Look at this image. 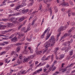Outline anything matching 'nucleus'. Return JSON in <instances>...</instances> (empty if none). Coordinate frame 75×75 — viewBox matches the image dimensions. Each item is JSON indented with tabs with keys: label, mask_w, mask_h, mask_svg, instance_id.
Masks as SVG:
<instances>
[{
	"label": "nucleus",
	"mask_w": 75,
	"mask_h": 75,
	"mask_svg": "<svg viewBox=\"0 0 75 75\" xmlns=\"http://www.w3.org/2000/svg\"><path fill=\"white\" fill-rule=\"evenodd\" d=\"M71 11L69 10L68 11V14L69 17H70L71 16V13H70Z\"/></svg>",
	"instance_id": "obj_30"
},
{
	"label": "nucleus",
	"mask_w": 75,
	"mask_h": 75,
	"mask_svg": "<svg viewBox=\"0 0 75 75\" xmlns=\"http://www.w3.org/2000/svg\"><path fill=\"white\" fill-rule=\"evenodd\" d=\"M68 3L67 2H64L63 3H62L61 4V5L62 6H66V5H67V6H68Z\"/></svg>",
	"instance_id": "obj_12"
},
{
	"label": "nucleus",
	"mask_w": 75,
	"mask_h": 75,
	"mask_svg": "<svg viewBox=\"0 0 75 75\" xmlns=\"http://www.w3.org/2000/svg\"><path fill=\"white\" fill-rule=\"evenodd\" d=\"M34 55H32L29 57H28V59H30L31 58V59L33 58H34Z\"/></svg>",
	"instance_id": "obj_22"
},
{
	"label": "nucleus",
	"mask_w": 75,
	"mask_h": 75,
	"mask_svg": "<svg viewBox=\"0 0 75 75\" xmlns=\"http://www.w3.org/2000/svg\"><path fill=\"white\" fill-rule=\"evenodd\" d=\"M64 57V54H62L60 55V58H59V59H62Z\"/></svg>",
	"instance_id": "obj_21"
},
{
	"label": "nucleus",
	"mask_w": 75,
	"mask_h": 75,
	"mask_svg": "<svg viewBox=\"0 0 75 75\" xmlns=\"http://www.w3.org/2000/svg\"><path fill=\"white\" fill-rule=\"evenodd\" d=\"M20 14V13H14V14H10L9 15V17H11V16H17L18 15V14Z\"/></svg>",
	"instance_id": "obj_11"
},
{
	"label": "nucleus",
	"mask_w": 75,
	"mask_h": 75,
	"mask_svg": "<svg viewBox=\"0 0 75 75\" xmlns=\"http://www.w3.org/2000/svg\"><path fill=\"white\" fill-rule=\"evenodd\" d=\"M22 44L21 43L18 42L16 44V46H18V45H21Z\"/></svg>",
	"instance_id": "obj_25"
},
{
	"label": "nucleus",
	"mask_w": 75,
	"mask_h": 75,
	"mask_svg": "<svg viewBox=\"0 0 75 75\" xmlns=\"http://www.w3.org/2000/svg\"><path fill=\"white\" fill-rule=\"evenodd\" d=\"M55 41H56V39L54 38V36H52L49 41L45 42L44 45V47L48 48L50 47H53L54 44H55Z\"/></svg>",
	"instance_id": "obj_1"
},
{
	"label": "nucleus",
	"mask_w": 75,
	"mask_h": 75,
	"mask_svg": "<svg viewBox=\"0 0 75 75\" xmlns=\"http://www.w3.org/2000/svg\"><path fill=\"white\" fill-rule=\"evenodd\" d=\"M41 8H42V5L40 4V7L38 8V10H40L41 9Z\"/></svg>",
	"instance_id": "obj_34"
},
{
	"label": "nucleus",
	"mask_w": 75,
	"mask_h": 75,
	"mask_svg": "<svg viewBox=\"0 0 75 75\" xmlns=\"http://www.w3.org/2000/svg\"><path fill=\"white\" fill-rule=\"evenodd\" d=\"M4 42V44H8V42Z\"/></svg>",
	"instance_id": "obj_63"
},
{
	"label": "nucleus",
	"mask_w": 75,
	"mask_h": 75,
	"mask_svg": "<svg viewBox=\"0 0 75 75\" xmlns=\"http://www.w3.org/2000/svg\"><path fill=\"white\" fill-rule=\"evenodd\" d=\"M14 31V30H13V29H10L8 30L9 32H10V31Z\"/></svg>",
	"instance_id": "obj_49"
},
{
	"label": "nucleus",
	"mask_w": 75,
	"mask_h": 75,
	"mask_svg": "<svg viewBox=\"0 0 75 75\" xmlns=\"http://www.w3.org/2000/svg\"><path fill=\"white\" fill-rule=\"evenodd\" d=\"M23 56L21 54H20L19 55V59H20V61H22V60H23Z\"/></svg>",
	"instance_id": "obj_15"
},
{
	"label": "nucleus",
	"mask_w": 75,
	"mask_h": 75,
	"mask_svg": "<svg viewBox=\"0 0 75 75\" xmlns=\"http://www.w3.org/2000/svg\"><path fill=\"white\" fill-rule=\"evenodd\" d=\"M17 62L19 65H20V59L18 60Z\"/></svg>",
	"instance_id": "obj_55"
},
{
	"label": "nucleus",
	"mask_w": 75,
	"mask_h": 75,
	"mask_svg": "<svg viewBox=\"0 0 75 75\" xmlns=\"http://www.w3.org/2000/svg\"><path fill=\"white\" fill-rule=\"evenodd\" d=\"M9 12L10 13H11V14H12V13H13L14 12L12 10H10L9 11Z\"/></svg>",
	"instance_id": "obj_54"
},
{
	"label": "nucleus",
	"mask_w": 75,
	"mask_h": 75,
	"mask_svg": "<svg viewBox=\"0 0 75 75\" xmlns=\"http://www.w3.org/2000/svg\"><path fill=\"white\" fill-rule=\"evenodd\" d=\"M23 24H22L21 25H20L18 28V30H20V28H21L22 27V26H23Z\"/></svg>",
	"instance_id": "obj_40"
},
{
	"label": "nucleus",
	"mask_w": 75,
	"mask_h": 75,
	"mask_svg": "<svg viewBox=\"0 0 75 75\" xmlns=\"http://www.w3.org/2000/svg\"><path fill=\"white\" fill-rule=\"evenodd\" d=\"M50 28H47V30H46L44 32L45 34H46V33H47V35L46 37V40H48V39L50 37V36H51V34H52V32L51 31L50 32V33L49 34V33H50Z\"/></svg>",
	"instance_id": "obj_2"
},
{
	"label": "nucleus",
	"mask_w": 75,
	"mask_h": 75,
	"mask_svg": "<svg viewBox=\"0 0 75 75\" xmlns=\"http://www.w3.org/2000/svg\"><path fill=\"white\" fill-rule=\"evenodd\" d=\"M59 49V47H57L56 49L54 50V54L56 55V59H58L57 56V51Z\"/></svg>",
	"instance_id": "obj_5"
},
{
	"label": "nucleus",
	"mask_w": 75,
	"mask_h": 75,
	"mask_svg": "<svg viewBox=\"0 0 75 75\" xmlns=\"http://www.w3.org/2000/svg\"><path fill=\"white\" fill-rule=\"evenodd\" d=\"M42 69L41 68L38 70H37V72H38V73H39V72H41V71H42Z\"/></svg>",
	"instance_id": "obj_29"
},
{
	"label": "nucleus",
	"mask_w": 75,
	"mask_h": 75,
	"mask_svg": "<svg viewBox=\"0 0 75 75\" xmlns=\"http://www.w3.org/2000/svg\"><path fill=\"white\" fill-rule=\"evenodd\" d=\"M30 30V27H28L27 28V30H26L25 33H27L28 31H29V30Z\"/></svg>",
	"instance_id": "obj_28"
},
{
	"label": "nucleus",
	"mask_w": 75,
	"mask_h": 75,
	"mask_svg": "<svg viewBox=\"0 0 75 75\" xmlns=\"http://www.w3.org/2000/svg\"><path fill=\"white\" fill-rule=\"evenodd\" d=\"M71 35V33H70L69 34L66 33L65 34L64 36L62 37L61 39L60 40H61L62 39H64V38H65L67 36H69Z\"/></svg>",
	"instance_id": "obj_8"
},
{
	"label": "nucleus",
	"mask_w": 75,
	"mask_h": 75,
	"mask_svg": "<svg viewBox=\"0 0 75 75\" xmlns=\"http://www.w3.org/2000/svg\"><path fill=\"white\" fill-rule=\"evenodd\" d=\"M15 18H14V17H12L10 19V20H11V21H13V20H15Z\"/></svg>",
	"instance_id": "obj_32"
},
{
	"label": "nucleus",
	"mask_w": 75,
	"mask_h": 75,
	"mask_svg": "<svg viewBox=\"0 0 75 75\" xmlns=\"http://www.w3.org/2000/svg\"><path fill=\"white\" fill-rule=\"evenodd\" d=\"M0 45L1 46H4V45H5V44L4 43H0Z\"/></svg>",
	"instance_id": "obj_44"
},
{
	"label": "nucleus",
	"mask_w": 75,
	"mask_h": 75,
	"mask_svg": "<svg viewBox=\"0 0 75 75\" xmlns=\"http://www.w3.org/2000/svg\"><path fill=\"white\" fill-rule=\"evenodd\" d=\"M22 68H23V67L21 66H19L18 67V68L19 69H21Z\"/></svg>",
	"instance_id": "obj_56"
},
{
	"label": "nucleus",
	"mask_w": 75,
	"mask_h": 75,
	"mask_svg": "<svg viewBox=\"0 0 75 75\" xmlns=\"http://www.w3.org/2000/svg\"><path fill=\"white\" fill-rule=\"evenodd\" d=\"M36 52L37 54H41L42 53V52H41V51H38V52L36 51Z\"/></svg>",
	"instance_id": "obj_33"
},
{
	"label": "nucleus",
	"mask_w": 75,
	"mask_h": 75,
	"mask_svg": "<svg viewBox=\"0 0 75 75\" xmlns=\"http://www.w3.org/2000/svg\"><path fill=\"white\" fill-rule=\"evenodd\" d=\"M51 1V0H46L45 2H46V4H47V3H49Z\"/></svg>",
	"instance_id": "obj_43"
},
{
	"label": "nucleus",
	"mask_w": 75,
	"mask_h": 75,
	"mask_svg": "<svg viewBox=\"0 0 75 75\" xmlns=\"http://www.w3.org/2000/svg\"><path fill=\"white\" fill-rule=\"evenodd\" d=\"M18 35H19V36L18 37V38L20 39V38H21V35H20V34H19Z\"/></svg>",
	"instance_id": "obj_41"
},
{
	"label": "nucleus",
	"mask_w": 75,
	"mask_h": 75,
	"mask_svg": "<svg viewBox=\"0 0 75 75\" xmlns=\"http://www.w3.org/2000/svg\"><path fill=\"white\" fill-rule=\"evenodd\" d=\"M8 27H11L13 25V23H9L7 24Z\"/></svg>",
	"instance_id": "obj_23"
},
{
	"label": "nucleus",
	"mask_w": 75,
	"mask_h": 75,
	"mask_svg": "<svg viewBox=\"0 0 75 75\" xmlns=\"http://www.w3.org/2000/svg\"><path fill=\"white\" fill-rule=\"evenodd\" d=\"M37 73H38V72H37V71H35L33 74V75H35V74H37Z\"/></svg>",
	"instance_id": "obj_64"
},
{
	"label": "nucleus",
	"mask_w": 75,
	"mask_h": 75,
	"mask_svg": "<svg viewBox=\"0 0 75 75\" xmlns=\"http://www.w3.org/2000/svg\"><path fill=\"white\" fill-rule=\"evenodd\" d=\"M51 59L52 61H53V59H54V56L53 55H52L51 56Z\"/></svg>",
	"instance_id": "obj_50"
},
{
	"label": "nucleus",
	"mask_w": 75,
	"mask_h": 75,
	"mask_svg": "<svg viewBox=\"0 0 75 75\" xmlns=\"http://www.w3.org/2000/svg\"><path fill=\"white\" fill-rule=\"evenodd\" d=\"M69 44V43H68V42H66L64 44V45L65 46H67V44Z\"/></svg>",
	"instance_id": "obj_38"
},
{
	"label": "nucleus",
	"mask_w": 75,
	"mask_h": 75,
	"mask_svg": "<svg viewBox=\"0 0 75 75\" xmlns=\"http://www.w3.org/2000/svg\"><path fill=\"white\" fill-rule=\"evenodd\" d=\"M1 22H0V30L4 29V28L6 27V25H1Z\"/></svg>",
	"instance_id": "obj_7"
},
{
	"label": "nucleus",
	"mask_w": 75,
	"mask_h": 75,
	"mask_svg": "<svg viewBox=\"0 0 75 75\" xmlns=\"http://www.w3.org/2000/svg\"><path fill=\"white\" fill-rule=\"evenodd\" d=\"M23 58H24V60L25 62H27V60H28V59L27 58H26V57L25 56H24L23 57Z\"/></svg>",
	"instance_id": "obj_20"
},
{
	"label": "nucleus",
	"mask_w": 75,
	"mask_h": 75,
	"mask_svg": "<svg viewBox=\"0 0 75 75\" xmlns=\"http://www.w3.org/2000/svg\"><path fill=\"white\" fill-rule=\"evenodd\" d=\"M30 53L31 54H33V50H30Z\"/></svg>",
	"instance_id": "obj_52"
},
{
	"label": "nucleus",
	"mask_w": 75,
	"mask_h": 75,
	"mask_svg": "<svg viewBox=\"0 0 75 75\" xmlns=\"http://www.w3.org/2000/svg\"><path fill=\"white\" fill-rule=\"evenodd\" d=\"M45 64H46V62H44L42 63L41 64V66H42V65H45Z\"/></svg>",
	"instance_id": "obj_46"
},
{
	"label": "nucleus",
	"mask_w": 75,
	"mask_h": 75,
	"mask_svg": "<svg viewBox=\"0 0 75 75\" xmlns=\"http://www.w3.org/2000/svg\"><path fill=\"white\" fill-rule=\"evenodd\" d=\"M6 52L5 51L1 53V54L4 55V54H6Z\"/></svg>",
	"instance_id": "obj_42"
},
{
	"label": "nucleus",
	"mask_w": 75,
	"mask_h": 75,
	"mask_svg": "<svg viewBox=\"0 0 75 75\" xmlns=\"http://www.w3.org/2000/svg\"><path fill=\"white\" fill-rule=\"evenodd\" d=\"M69 3L71 5V6H73V5H74V4H73V2H72L71 1H69Z\"/></svg>",
	"instance_id": "obj_37"
},
{
	"label": "nucleus",
	"mask_w": 75,
	"mask_h": 75,
	"mask_svg": "<svg viewBox=\"0 0 75 75\" xmlns=\"http://www.w3.org/2000/svg\"><path fill=\"white\" fill-rule=\"evenodd\" d=\"M25 6V3H23L21 5H18L17 7L16 8V10H17L18 9H19V8H21V7H24V6Z\"/></svg>",
	"instance_id": "obj_4"
},
{
	"label": "nucleus",
	"mask_w": 75,
	"mask_h": 75,
	"mask_svg": "<svg viewBox=\"0 0 75 75\" xmlns=\"http://www.w3.org/2000/svg\"><path fill=\"white\" fill-rule=\"evenodd\" d=\"M32 1L28 5V6H31L33 5V4L34 3V1H33V0H31Z\"/></svg>",
	"instance_id": "obj_18"
},
{
	"label": "nucleus",
	"mask_w": 75,
	"mask_h": 75,
	"mask_svg": "<svg viewBox=\"0 0 75 75\" xmlns=\"http://www.w3.org/2000/svg\"><path fill=\"white\" fill-rule=\"evenodd\" d=\"M26 30V29L24 27L22 28L21 29V31H23L24 33H25V32L26 31V30Z\"/></svg>",
	"instance_id": "obj_16"
},
{
	"label": "nucleus",
	"mask_w": 75,
	"mask_h": 75,
	"mask_svg": "<svg viewBox=\"0 0 75 75\" xmlns=\"http://www.w3.org/2000/svg\"><path fill=\"white\" fill-rule=\"evenodd\" d=\"M31 13H32V12L31 11H29L28 14H29V15H30V14H31Z\"/></svg>",
	"instance_id": "obj_51"
},
{
	"label": "nucleus",
	"mask_w": 75,
	"mask_h": 75,
	"mask_svg": "<svg viewBox=\"0 0 75 75\" xmlns=\"http://www.w3.org/2000/svg\"><path fill=\"white\" fill-rule=\"evenodd\" d=\"M2 20L3 21H8V19L7 18H4V19H2Z\"/></svg>",
	"instance_id": "obj_26"
},
{
	"label": "nucleus",
	"mask_w": 75,
	"mask_h": 75,
	"mask_svg": "<svg viewBox=\"0 0 75 75\" xmlns=\"http://www.w3.org/2000/svg\"><path fill=\"white\" fill-rule=\"evenodd\" d=\"M23 52L24 54H28V51L26 50H25Z\"/></svg>",
	"instance_id": "obj_24"
},
{
	"label": "nucleus",
	"mask_w": 75,
	"mask_h": 75,
	"mask_svg": "<svg viewBox=\"0 0 75 75\" xmlns=\"http://www.w3.org/2000/svg\"><path fill=\"white\" fill-rule=\"evenodd\" d=\"M73 54V51H72L69 52V55L70 56H71V55H72Z\"/></svg>",
	"instance_id": "obj_31"
},
{
	"label": "nucleus",
	"mask_w": 75,
	"mask_h": 75,
	"mask_svg": "<svg viewBox=\"0 0 75 75\" xmlns=\"http://www.w3.org/2000/svg\"><path fill=\"white\" fill-rule=\"evenodd\" d=\"M0 37H6V36L2 34H0Z\"/></svg>",
	"instance_id": "obj_53"
},
{
	"label": "nucleus",
	"mask_w": 75,
	"mask_h": 75,
	"mask_svg": "<svg viewBox=\"0 0 75 75\" xmlns=\"http://www.w3.org/2000/svg\"><path fill=\"white\" fill-rule=\"evenodd\" d=\"M54 9L55 11V13H57L58 12V8L56 6H54Z\"/></svg>",
	"instance_id": "obj_19"
},
{
	"label": "nucleus",
	"mask_w": 75,
	"mask_h": 75,
	"mask_svg": "<svg viewBox=\"0 0 75 75\" xmlns=\"http://www.w3.org/2000/svg\"><path fill=\"white\" fill-rule=\"evenodd\" d=\"M45 34V33H43V34H42V35L41 36V38H44V35Z\"/></svg>",
	"instance_id": "obj_27"
},
{
	"label": "nucleus",
	"mask_w": 75,
	"mask_h": 75,
	"mask_svg": "<svg viewBox=\"0 0 75 75\" xmlns=\"http://www.w3.org/2000/svg\"><path fill=\"white\" fill-rule=\"evenodd\" d=\"M28 9H26V10H23L22 11V13L23 14H25V13H28Z\"/></svg>",
	"instance_id": "obj_10"
},
{
	"label": "nucleus",
	"mask_w": 75,
	"mask_h": 75,
	"mask_svg": "<svg viewBox=\"0 0 75 75\" xmlns=\"http://www.w3.org/2000/svg\"><path fill=\"white\" fill-rule=\"evenodd\" d=\"M56 68V67H54V66H51L50 68V69H52L53 70V71H54V70H55Z\"/></svg>",
	"instance_id": "obj_17"
},
{
	"label": "nucleus",
	"mask_w": 75,
	"mask_h": 75,
	"mask_svg": "<svg viewBox=\"0 0 75 75\" xmlns=\"http://www.w3.org/2000/svg\"><path fill=\"white\" fill-rule=\"evenodd\" d=\"M57 61H54L53 63V65H52V66H54V65L55 64L57 63Z\"/></svg>",
	"instance_id": "obj_36"
},
{
	"label": "nucleus",
	"mask_w": 75,
	"mask_h": 75,
	"mask_svg": "<svg viewBox=\"0 0 75 75\" xmlns=\"http://www.w3.org/2000/svg\"><path fill=\"white\" fill-rule=\"evenodd\" d=\"M12 23H17V21H12Z\"/></svg>",
	"instance_id": "obj_60"
},
{
	"label": "nucleus",
	"mask_w": 75,
	"mask_h": 75,
	"mask_svg": "<svg viewBox=\"0 0 75 75\" xmlns=\"http://www.w3.org/2000/svg\"><path fill=\"white\" fill-rule=\"evenodd\" d=\"M14 4H12L10 5L11 7H14Z\"/></svg>",
	"instance_id": "obj_59"
},
{
	"label": "nucleus",
	"mask_w": 75,
	"mask_h": 75,
	"mask_svg": "<svg viewBox=\"0 0 75 75\" xmlns=\"http://www.w3.org/2000/svg\"><path fill=\"white\" fill-rule=\"evenodd\" d=\"M19 34H19V33L17 32V33H15L14 34V35H15L17 36V35H19Z\"/></svg>",
	"instance_id": "obj_39"
},
{
	"label": "nucleus",
	"mask_w": 75,
	"mask_h": 75,
	"mask_svg": "<svg viewBox=\"0 0 75 75\" xmlns=\"http://www.w3.org/2000/svg\"><path fill=\"white\" fill-rule=\"evenodd\" d=\"M74 29H75V28L74 27H72L71 28V29H70L69 30V32L68 34H69V33H70L72 31H73V30H74Z\"/></svg>",
	"instance_id": "obj_13"
},
{
	"label": "nucleus",
	"mask_w": 75,
	"mask_h": 75,
	"mask_svg": "<svg viewBox=\"0 0 75 75\" xmlns=\"http://www.w3.org/2000/svg\"><path fill=\"white\" fill-rule=\"evenodd\" d=\"M20 50V47H17L16 49V52H18Z\"/></svg>",
	"instance_id": "obj_14"
},
{
	"label": "nucleus",
	"mask_w": 75,
	"mask_h": 75,
	"mask_svg": "<svg viewBox=\"0 0 75 75\" xmlns=\"http://www.w3.org/2000/svg\"><path fill=\"white\" fill-rule=\"evenodd\" d=\"M25 70H24L21 73L22 74H25L26 73V72H25Z\"/></svg>",
	"instance_id": "obj_48"
},
{
	"label": "nucleus",
	"mask_w": 75,
	"mask_h": 75,
	"mask_svg": "<svg viewBox=\"0 0 75 75\" xmlns=\"http://www.w3.org/2000/svg\"><path fill=\"white\" fill-rule=\"evenodd\" d=\"M65 29H66V28H64V27L63 26H61L60 28H59L58 30V32H59V33L57 35V37H58L60 35V34H61V31H64V30H65Z\"/></svg>",
	"instance_id": "obj_3"
},
{
	"label": "nucleus",
	"mask_w": 75,
	"mask_h": 75,
	"mask_svg": "<svg viewBox=\"0 0 75 75\" xmlns=\"http://www.w3.org/2000/svg\"><path fill=\"white\" fill-rule=\"evenodd\" d=\"M47 49H45V50L43 52V53L44 54V53H45V52H47Z\"/></svg>",
	"instance_id": "obj_61"
},
{
	"label": "nucleus",
	"mask_w": 75,
	"mask_h": 75,
	"mask_svg": "<svg viewBox=\"0 0 75 75\" xmlns=\"http://www.w3.org/2000/svg\"><path fill=\"white\" fill-rule=\"evenodd\" d=\"M68 43H69V44H71L73 42V40H72V39H71L70 41H68Z\"/></svg>",
	"instance_id": "obj_35"
},
{
	"label": "nucleus",
	"mask_w": 75,
	"mask_h": 75,
	"mask_svg": "<svg viewBox=\"0 0 75 75\" xmlns=\"http://www.w3.org/2000/svg\"><path fill=\"white\" fill-rule=\"evenodd\" d=\"M75 25V23L74 22H72L71 23V25Z\"/></svg>",
	"instance_id": "obj_62"
},
{
	"label": "nucleus",
	"mask_w": 75,
	"mask_h": 75,
	"mask_svg": "<svg viewBox=\"0 0 75 75\" xmlns=\"http://www.w3.org/2000/svg\"><path fill=\"white\" fill-rule=\"evenodd\" d=\"M14 55L15 56H13L14 58H16V57H18V54H14Z\"/></svg>",
	"instance_id": "obj_45"
},
{
	"label": "nucleus",
	"mask_w": 75,
	"mask_h": 75,
	"mask_svg": "<svg viewBox=\"0 0 75 75\" xmlns=\"http://www.w3.org/2000/svg\"><path fill=\"white\" fill-rule=\"evenodd\" d=\"M38 61L36 62L35 63V65L36 66H37V65L38 64Z\"/></svg>",
	"instance_id": "obj_58"
},
{
	"label": "nucleus",
	"mask_w": 75,
	"mask_h": 75,
	"mask_svg": "<svg viewBox=\"0 0 75 75\" xmlns=\"http://www.w3.org/2000/svg\"><path fill=\"white\" fill-rule=\"evenodd\" d=\"M25 19V18L24 16H22L18 20V21L19 22H21Z\"/></svg>",
	"instance_id": "obj_9"
},
{
	"label": "nucleus",
	"mask_w": 75,
	"mask_h": 75,
	"mask_svg": "<svg viewBox=\"0 0 75 75\" xmlns=\"http://www.w3.org/2000/svg\"><path fill=\"white\" fill-rule=\"evenodd\" d=\"M11 40L13 42H16L17 41V38L16 36H15L13 38H11Z\"/></svg>",
	"instance_id": "obj_6"
},
{
	"label": "nucleus",
	"mask_w": 75,
	"mask_h": 75,
	"mask_svg": "<svg viewBox=\"0 0 75 75\" xmlns=\"http://www.w3.org/2000/svg\"><path fill=\"white\" fill-rule=\"evenodd\" d=\"M75 63H71V64L69 66H73L74 65V64H75Z\"/></svg>",
	"instance_id": "obj_57"
},
{
	"label": "nucleus",
	"mask_w": 75,
	"mask_h": 75,
	"mask_svg": "<svg viewBox=\"0 0 75 75\" xmlns=\"http://www.w3.org/2000/svg\"><path fill=\"white\" fill-rule=\"evenodd\" d=\"M69 26V25H65V26L64 27V28H67V27H68Z\"/></svg>",
	"instance_id": "obj_47"
}]
</instances>
